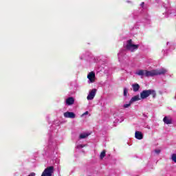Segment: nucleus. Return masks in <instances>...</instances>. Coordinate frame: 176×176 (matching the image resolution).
Listing matches in <instances>:
<instances>
[{"instance_id":"obj_1","label":"nucleus","mask_w":176,"mask_h":176,"mask_svg":"<svg viewBox=\"0 0 176 176\" xmlns=\"http://www.w3.org/2000/svg\"><path fill=\"white\" fill-rule=\"evenodd\" d=\"M167 72H168L167 69L164 68H161L160 69H154L151 71L140 69V70H138L135 72V74L136 75L141 76V78H144V76H146V78H149L150 76L152 77V76H157L159 75H164L165 74H167Z\"/></svg>"},{"instance_id":"obj_2","label":"nucleus","mask_w":176,"mask_h":176,"mask_svg":"<svg viewBox=\"0 0 176 176\" xmlns=\"http://www.w3.org/2000/svg\"><path fill=\"white\" fill-rule=\"evenodd\" d=\"M149 96H152L153 98H156V91L154 89H147L143 90L140 93V98L142 100H145L146 98H148Z\"/></svg>"},{"instance_id":"obj_3","label":"nucleus","mask_w":176,"mask_h":176,"mask_svg":"<svg viewBox=\"0 0 176 176\" xmlns=\"http://www.w3.org/2000/svg\"><path fill=\"white\" fill-rule=\"evenodd\" d=\"M139 47V45H135L133 43V41L131 40H129L126 42V50H129V52H135V50H137Z\"/></svg>"},{"instance_id":"obj_4","label":"nucleus","mask_w":176,"mask_h":176,"mask_svg":"<svg viewBox=\"0 0 176 176\" xmlns=\"http://www.w3.org/2000/svg\"><path fill=\"white\" fill-rule=\"evenodd\" d=\"M54 171V168L53 166L47 167L44 170L41 176H52V174H53Z\"/></svg>"},{"instance_id":"obj_5","label":"nucleus","mask_w":176,"mask_h":176,"mask_svg":"<svg viewBox=\"0 0 176 176\" xmlns=\"http://www.w3.org/2000/svg\"><path fill=\"white\" fill-rule=\"evenodd\" d=\"M87 78L89 79L88 83H94L96 82V73L94 72H89Z\"/></svg>"},{"instance_id":"obj_6","label":"nucleus","mask_w":176,"mask_h":176,"mask_svg":"<svg viewBox=\"0 0 176 176\" xmlns=\"http://www.w3.org/2000/svg\"><path fill=\"white\" fill-rule=\"evenodd\" d=\"M96 93H97V89H93L92 90H91L87 97V100H88L89 101L94 100V97H96Z\"/></svg>"},{"instance_id":"obj_7","label":"nucleus","mask_w":176,"mask_h":176,"mask_svg":"<svg viewBox=\"0 0 176 176\" xmlns=\"http://www.w3.org/2000/svg\"><path fill=\"white\" fill-rule=\"evenodd\" d=\"M64 118H67L69 119H75L76 118V115L74 112L67 111L63 113Z\"/></svg>"},{"instance_id":"obj_8","label":"nucleus","mask_w":176,"mask_h":176,"mask_svg":"<svg viewBox=\"0 0 176 176\" xmlns=\"http://www.w3.org/2000/svg\"><path fill=\"white\" fill-rule=\"evenodd\" d=\"M48 148L51 151H54V149L57 148V144L56 143V142H53V140L50 139L48 144Z\"/></svg>"},{"instance_id":"obj_9","label":"nucleus","mask_w":176,"mask_h":176,"mask_svg":"<svg viewBox=\"0 0 176 176\" xmlns=\"http://www.w3.org/2000/svg\"><path fill=\"white\" fill-rule=\"evenodd\" d=\"M163 122L165 124H172L173 118L170 116H165L163 119Z\"/></svg>"},{"instance_id":"obj_10","label":"nucleus","mask_w":176,"mask_h":176,"mask_svg":"<svg viewBox=\"0 0 176 176\" xmlns=\"http://www.w3.org/2000/svg\"><path fill=\"white\" fill-rule=\"evenodd\" d=\"M125 55H126V50H121L120 52L118 54L119 61H120V60H122Z\"/></svg>"},{"instance_id":"obj_11","label":"nucleus","mask_w":176,"mask_h":176,"mask_svg":"<svg viewBox=\"0 0 176 176\" xmlns=\"http://www.w3.org/2000/svg\"><path fill=\"white\" fill-rule=\"evenodd\" d=\"M65 102L67 105H72L75 102V100L72 97H69L66 99Z\"/></svg>"},{"instance_id":"obj_12","label":"nucleus","mask_w":176,"mask_h":176,"mask_svg":"<svg viewBox=\"0 0 176 176\" xmlns=\"http://www.w3.org/2000/svg\"><path fill=\"white\" fill-rule=\"evenodd\" d=\"M135 137L137 140H142V138H144V135H142V133L140 131H135Z\"/></svg>"},{"instance_id":"obj_13","label":"nucleus","mask_w":176,"mask_h":176,"mask_svg":"<svg viewBox=\"0 0 176 176\" xmlns=\"http://www.w3.org/2000/svg\"><path fill=\"white\" fill-rule=\"evenodd\" d=\"M141 98H140V96L137 95L131 98L130 100V104H133V102H135V101H140Z\"/></svg>"},{"instance_id":"obj_14","label":"nucleus","mask_w":176,"mask_h":176,"mask_svg":"<svg viewBox=\"0 0 176 176\" xmlns=\"http://www.w3.org/2000/svg\"><path fill=\"white\" fill-rule=\"evenodd\" d=\"M132 87H133V91L137 92L138 91V90H140V85L137 84V83H135V84H133L132 85Z\"/></svg>"},{"instance_id":"obj_15","label":"nucleus","mask_w":176,"mask_h":176,"mask_svg":"<svg viewBox=\"0 0 176 176\" xmlns=\"http://www.w3.org/2000/svg\"><path fill=\"white\" fill-rule=\"evenodd\" d=\"M173 12H174V10H172L171 8H166V17H168V14H173Z\"/></svg>"},{"instance_id":"obj_16","label":"nucleus","mask_w":176,"mask_h":176,"mask_svg":"<svg viewBox=\"0 0 176 176\" xmlns=\"http://www.w3.org/2000/svg\"><path fill=\"white\" fill-rule=\"evenodd\" d=\"M90 135V133H81L79 136V139L80 140H83L85 138H87L88 136Z\"/></svg>"},{"instance_id":"obj_17","label":"nucleus","mask_w":176,"mask_h":176,"mask_svg":"<svg viewBox=\"0 0 176 176\" xmlns=\"http://www.w3.org/2000/svg\"><path fill=\"white\" fill-rule=\"evenodd\" d=\"M171 160H172V162H174V163H176V153L172 154Z\"/></svg>"},{"instance_id":"obj_18","label":"nucleus","mask_w":176,"mask_h":176,"mask_svg":"<svg viewBox=\"0 0 176 176\" xmlns=\"http://www.w3.org/2000/svg\"><path fill=\"white\" fill-rule=\"evenodd\" d=\"M127 93H129V89L126 87L124 88V96L127 97Z\"/></svg>"},{"instance_id":"obj_19","label":"nucleus","mask_w":176,"mask_h":176,"mask_svg":"<svg viewBox=\"0 0 176 176\" xmlns=\"http://www.w3.org/2000/svg\"><path fill=\"white\" fill-rule=\"evenodd\" d=\"M104 157H105V151H103L100 153V159H104Z\"/></svg>"},{"instance_id":"obj_20","label":"nucleus","mask_w":176,"mask_h":176,"mask_svg":"<svg viewBox=\"0 0 176 176\" xmlns=\"http://www.w3.org/2000/svg\"><path fill=\"white\" fill-rule=\"evenodd\" d=\"M155 153H156L157 155H160V152H162V151L160 149H155L154 151Z\"/></svg>"},{"instance_id":"obj_21","label":"nucleus","mask_w":176,"mask_h":176,"mask_svg":"<svg viewBox=\"0 0 176 176\" xmlns=\"http://www.w3.org/2000/svg\"><path fill=\"white\" fill-rule=\"evenodd\" d=\"M131 105V103H129V104H124V108H129V107H130Z\"/></svg>"},{"instance_id":"obj_22","label":"nucleus","mask_w":176,"mask_h":176,"mask_svg":"<svg viewBox=\"0 0 176 176\" xmlns=\"http://www.w3.org/2000/svg\"><path fill=\"white\" fill-rule=\"evenodd\" d=\"M143 23H146V24H149L151 23V21H149V19H145V21H143Z\"/></svg>"},{"instance_id":"obj_23","label":"nucleus","mask_w":176,"mask_h":176,"mask_svg":"<svg viewBox=\"0 0 176 176\" xmlns=\"http://www.w3.org/2000/svg\"><path fill=\"white\" fill-rule=\"evenodd\" d=\"M89 113V111H85L84 113L81 115V118H83V116H86Z\"/></svg>"},{"instance_id":"obj_24","label":"nucleus","mask_w":176,"mask_h":176,"mask_svg":"<svg viewBox=\"0 0 176 176\" xmlns=\"http://www.w3.org/2000/svg\"><path fill=\"white\" fill-rule=\"evenodd\" d=\"M80 60H85V55H81L80 56Z\"/></svg>"},{"instance_id":"obj_25","label":"nucleus","mask_w":176,"mask_h":176,"mask_svg":"<svg viewBox=\"0 0 176 176\" xmlns=\"http://www.w3.org/2000/svg\"><path fill=\"white\" fill-rule=\"evenodd\" d=\"M144 5H145V3L144 2H142L141 4H140V6L142 8H144Z\"/></svg>"},{"instance_id":"obj_26","label":"nucleus","mask_w":176,"mask_h":176,"mask_svg":"<svg viewBox=\"0 0 176 176\" xmlns=\"http://www.w3.org/2000/svg\"><path fill=\"white\" fill-rule=\"evenodd\" d=\"M77 148H83V146L82 144H79L77 146Z\"/></svg>"},{"instance_id":"obj_27","label":"nucleus","mask_w":176,"mask_h":176,"mask_svg":"<svg viewBox=\"0 0 176 176\" xmlns=\"http://www.w3.org/2000/svg\"><path fill=\"white\" fill-rule=\"evenodd\" d=\"M53 129H54V124L51 126V130H53Z\"/></svg>"},{"instance_id":"obj_28","label":"nucleus","mask_w":176,"mask_h":176,"mask_svg":"<svg viewBox=\"0 0 176 176\" xmlns=\"http://www.w3.org/2000/svg\"><path fill=\"white\" fill-rule=\"evenodd\" d=\"M168 43H170L169 42H167V44L166 45H168Z\"/></svg>"},{"instance_id":"obj_29","label":"nucleus","mask_w":176,"mask_h":176,"mask_svg":"<svg viewBox=\"0 0 176 176\" xmlns=\"http://www.w3.org/2000/svg\"><path fill=\"white\" fill-rule=\"evenodd\" d=\"M58 126H59V124H58Z\"/></svg>"}]
</instances>
